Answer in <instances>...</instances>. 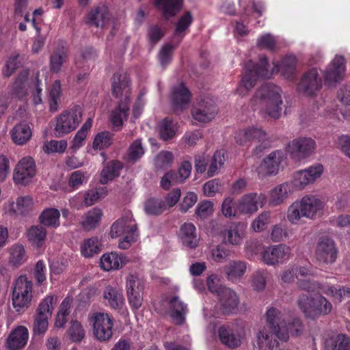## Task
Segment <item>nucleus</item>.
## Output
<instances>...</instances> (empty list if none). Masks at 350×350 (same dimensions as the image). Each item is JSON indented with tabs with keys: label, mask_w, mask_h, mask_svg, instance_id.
<instances>
[{
	"label": "nucleus",
	"mask_w": 350,
	"mask_h": 350,
	"mask_svg": "<svg viewBox=\"0 0 350 350\" xmlns=\"http://www.w3.org/2000/svg\"><path fill=\"white\" fill-rule=\"evenodd\" d=\"M323 208V203L318 197L306 195L288 207L287 219L293 224H298L301 217L313 219Z\"/></svg>",
	"instance_id": "1"
},
{
	"label": "nucleus",
	"mask_w": 350,
	"mask_h": 350,
	"mask_svg": "<svg viewBox=\"0 0 350 350\" xmlns=\"http://www.w3.org/2000/svg\"><path fill=\"white\" fill-rule=\"evenodd\" d=\"M281 89L273 83L262 85L255 93L254 100L258 99L265 105L266 113L273 119L281 116L282 100Z\"/></svg>",
	"instance_id": "2"
},
{
	"label": "nucleus",
	"mask_w": 350,
	"mask_h": 350,
	"mask_svg": "<svg viewBox=\"0 0 350 350\" xmlns=\"http://www.w3.org/2000/svg\"><path fill=\"white\" fill-rule=\"evenodd\" d=\"M110 235L111 238L125 235L118 244L119 247L122 250L129 248L131 243L137 241L139 232L131 213L126 214L112 224Z\"/></svg>",
	"instance_id": "3"
},
{
	"label": "nucleus",
	"mask_w": 350,
	"mask_h": 350,
	"mask_svg": "<svg viewBox=\"0 0 350 350\" xmlns=\"http://www.w3.org/2000/svg\"><path fill=\"white\" fill-rule=\"evenodd\" d=\"M234 138L236 142L240 146L246 145L247 142H258L259 144L253 150V154L257 157L260 156L265 150L269 148L272 142L265 131L254 126L239 131L236 133Z\"/></svg>",
	"instance_id": "4"
},
{
	"label": "nucleus",
	"mask_w": 350,
	"mask_h": 350,
	"mask_svg": "<svg viewBox=\"0 0 350 350\" xmlns=\"http://www.w3.org/2000/svg\"><path fill=\"white\" fill-rule=\"evenodd\" d=\"M82 115L83 111L79 105L64 111L56 118V124L53 130L55 136L60 137L75 130L81 122Z\"/></svg>",
	"instance_id": "5"
},
{
	"label": "nucleus",
	"mask_w": 350,
	"mask_h": 350,
	"mask_svg": "<svg viewBox=\"0 0 350 350\" xmlns=\"http://www.w3.org/2000/svg\"><path fill=\"white\" fill-rule=\"evenodd\" d=\"M271 73L269 70V63L266 56H261L257 64L251 59L245 66V72L241 79V84L247 90L252 89L259 78H269Z\"/></svg>",
	"instance_id": "6"
},
{
	"label": "nucleus",
	"mask_w": 350,
	"mask_h": 350,
	"mask_svg": "<svg viewBox=\"0 0 350 350\" xmlns=\"http://www.w3.org/2000/svg\"><path fill=\"white\" fill-rule=\"evenodd\" d=\"M218 337L221 342L230 349L241 346L245 336L244 329L238 323H228L219 327Z\"/></svg>",
	"instance_id": "7"
},
{
	"label": "nucleus",
	"mask_w": 350,
	"mask_h": 350,
	"mask_svg": "<svg viewBox=\"0 0 350 350\" xmlns=\"http://www.w3.org/2000/svg\"><path fill=\"white\" fill-rule=\"evenodd\" d=\"M53 296L49 295L38 305L33 325L34 334L40 335L46 331L49 318L51 317L53 310Z\"/></svg>",
	"instance_id": "8"
},
{
	"label": "nucleus",
	"mask_w": 350,
	"mask_h": 350,
	"mask_svg": "<svg viewBox=\"0 0 350 350\" xmlns=\"http://www.w3.org/2000/svg\"><path fill=\"white\" fill-rule=\"evenodd\" d=\"M266 320L265 327L271 329L278 339L284 342L288 340L285 314L282 311L274 307L270 308L266 312Z\"/></svg>",
	"instance_id": "9"
},
{
	"label": "nucleus",
	"mask_w": 350,
	"mask_h": 350,
	"mask_svg": "<svg viewBox=\"0 0 350 350\" xmlns=\"http://www.w3.org/2000/svg\"><path fill=\"white\" fill-rule=\"evenodd\" d=\"M322 87L321 77L316 68L304 72L297 84V91L306 96H314Z\"/></svg>",
	"instance_id": "10"
},
{
	"label": "nucleus",
	"mask_w": 350,
	"mask_h": 350,
	"mask_svg": "<svg viewBox=\"0 0 350 350\" xmlns=\"http://www.w3.org/2000/svg\"><path fill=\"white\" fill-rule=\"evenodd\" d=\"M93 324V332L100 341L108 340L112 336L113 319L108 314L98 312L91 318Z\"/></svg>",
	"instance_id": "11"
},
{
	"label": "nucleus",
	"mask_w": 350,
	"mask_h": 350,
	"mask_svg": "<svg viewBox=\"0 0 350 350\" xmlns=\"http://www.w3.org/2000/svg\"><path fill=\"white\" fill-rule=\"evenodd\" d=\"M316 148L315 141L310 137H299L288 142L286 151L293 157L304 159L312 154Z\"/></svg>",
	"instance_id": "12"
},
{
	"label": "nucleus",
	"mask_w": 350,
	"mask_h": 350,
	"mask_svg": "<svg viewBox=\"0 0 350 350\" xmlns=\"http://www.w3.org/2000/svg\"><path fill=\"white\" fill-rule=\"evenodd\" d=\"M215 103L209 97L201 98L192 109L193 118L200 122L211 121L217 113Z\"/></svg>",
	"instance_id": "13"
},
{
	"label": "nucleus",
	"mask_w": 350,
	"mask_h": 350,
	"mask_svg": "<svg viewBox=\"0 0 350 350\" xmlns=\"http://www.w3.org/2000/svg\"><path fill=\"white\" fill-rule=\"evenodd\" d=\"M36 164L30 157L23 158L16 165L14 172V180L16 184L26 185L35 176Z\"/></svg>",
	"instance_id": "14"
},
{
	"label": "nucleus",
	"mask_w": 350,
	"mask_h": 350,
	"mask_svg": "<svg viewBox=\"0 0 350 350\" xmlns=\"http://www.w3.org/2000/svg\"><path fill=\"white\" fill-rule=\"evenodd\" d=\"M346 71V60L342 55H336L324 71L325 82L329 85L340 82Z\"/></svg>",
	"instance_id": "15"
},
{
	"label": "nucleus",
	"mask_w": 350,
	"mask_h": 350,
	"mask_svg": "<svg viewBox=\"0 0 350 350\" xmlns=\"http://www.w3.org/2000/svg\"><path fill=\"white\" fill-rule=\"evenodd\" d=\"M291 249L284 244L268 247L262 254L263 262L269 265L282 263L290 258Z\"/></svg>",
	"instance_id": "16"
},
{
	"label": "nucleus",
	"mask_w": 350,
	"mask_h": 350,
	"mask_svg": "<svg viewBox=\"0 0 350 350\" xmlns=\"http://www.w3.org/2000/svg\"><path fill=\"white\" fill-rule=\"evenodd\" d=\"M338 250L334 241L326 237H321L316 247L318 260L325 263H333L337 258Z\"/></svg>",
	"instance_id": "17"
},
{
	"label": "nucleus",
	"mask_w": 350,
	"mask_h": 350,
	"mask_svg": "<svg viewBox=\"0 0 350 350\" xmlns=\"http://www.w3.org/2000/svg\"><path fill=\"white\" fill-rule=\"evenodd\" d=\"M267 202V197L263 193H250L244 195L239 201L238 209L243 213H253L258 207H262Z\"/></svg>",
	"instance_id": "18"
},
{
	"label": "nucleus",
	"mask_w": 350,
	"mask_h": 350,
	"mask_svg": "<svg viewBox=\"0 0 350 350\" xmlns=\"http://www.w3.org/2000/svg\"><path fill=\"white\" fill-rule=\"evenodd\" d=\"M217 296L219 309L223 314H232L237 310L239 298L234 291L224 287Z\"/></svg>",
	"instance_id": "19"
},
{
	"label": "nucleus",
	"mask_w": 350,
	"mask_h": 350,
	"mask_svg": "<svg viewBox=\"0 0 350 350\" xmlns=\"http://www.w3.org/2000/svg\"><path fill=\"white\" fill-rule=\"evenodd\" d=\"M323 172L321 164H315L309 167L297 172L294 176L295 185L300 187L313 183L319 178Z\"/></svg>",
	"instance_id": "20"
},
{
	"label": "nucleus",
	"mask_w": 350,
	"mask_h": 350,
	"mask_svg": "<svg viewBox=\"0 0 350 350\" xmlns=\"http://www.w3.org/2000/svg\"><path fill=\"white\" fill-rule=\"evenodd\" d=\"M130 110V100L128 96L122 99L118 106L111 111L110 122L116 131H119L123 125L124 120H126Z\"/></svg>",
	"instance_id": "21"
},
{
	"label": "nucleus",
	"mask_w": 350,
	"mask_h": 350,
	"mask_svg": "<svg viewBox=\"0 0 350 350\" xmlns=\"http://www.w3.org/2000/svg\"><path fill=\"white\" fill-rule=\"evenodd\" d=\"M28 338L27 329L24 326H18L9 334L6 340V347L9 350H19L26 345Z\"/></svg>",
	"instance_id": "22"
},
{
	"label": "nucleus",
	"mask_w": 350,
	"mask_h": 350,
	"mask_svg": "<svg viewBox=\"0 0 350 350\" xmlns=\"http://www.w3.org/2000/svg\"><path fill=\"white\" fill-rule=\"evenodd\" d=\"M284 158V154L282 150H274L263 159L260 169L267 175H275Z\"/></svg>",
	"instance_id": "23"
},
{
	"label": "nucleus",
	"mask_w": 350,
	"mask_h": 350,
	"mask_svg": "<svg viewBox=\"0 0 350 350\" xmlns=\"http://www.w3.org/2000/svg\"><path fill=\"white\" fill-rule=\"evenodd\" d=\"M170 317L176 325H182L185 321V317L188 312L186 304L180 299L178 296L172 297L169 301Z\"/></svg>",
	"instance_id": "24"
},
{
	"label": "nucleus",
	"mask_w": 350,
	"mask_h": 350,
	"mask_svg": "<svg viewBox=\"0 0 350 350\" xmlns=\"http://www.w3.org/2000/svg\"><path fill=\"white\" fill-rule=\"evenodd\" d=\"M123 167V163L118 160H111L104 163V166L100 173V183L102 185H106L119 177Z\"/></svg>",
	"instance_id": "25"
},
{
	"label": "nucleus",
	"mask_w": 350,
	"mask_h": 350,
	"mask_svg": "<svg viewBox=\"0 0 350 350\" xmlns=\"http://www.w3.org/2000/svg\"><path fill=\"white\" fill-rule=\"evenodd\" d=\"M191 92L183 83L174 85L172 92V101L175 109H183L190 102Z\"/></svg>",
	"instance_id": "26"
},
{
	"label": "nucleus",
	"mask_w": 350,
	"mask_h": 350,
	"mask_svg": "<svg viewBox=\"0 0 350 350\" xmlns=\"http://www.w3.org/2000/svg\"><path fill=\"white\" fill-rule=\"evenodd\" d=\"M109 20L108 8L103 4L92 9L87 16V23L96 27H104Z\"/></svg>",
	"instance_id": "27"
},
{
	"label": "nucleus",
	"mask_w": 350,
	"mask_h": 350,
	"mask_svg": "<svg viewBox=\"0 0 350 350\" xmlns=\"http://www.w3.org/2000/svg\"><path fill=\"white\" fill-rule=\"evenodd\" d=\"M275 334L267 327H263L257 334V346L259 350H277L279 342Z\"/></svg>",
	"instance_id": "28"
},
{
	"label": "nucleus",
	"mask_w": 350,
	"mask_h": 350,
	"mask_svg": "<svg viewBox=\"0 0 350 350\" xmlns=\"http://www.w3.org/2000/svg\"><path fill=\"white\" fill-rule=\"evenodd\" d=\"M179 237L183 244L190 249L196 248L199 242L196 226L192 223H185L181 226Z\"/></svg>",
	"instance_id": "29"
},
{
	"label": "nucleus",
	"mask_w": 350,
	"mask_h": 350,
	"mask_svg": "<svg viewBox=\"0 0 350 350\" xmlns=\"http://www.w3.org/2000/svg\"><path fill=\"white\" fill-rule=\"evenodd\" d=\"M129 79L125 73H115L113 77L112 94L118 98L124 96V98L128 96L130 100Z\"/></svg>",
	"instance_id": "30"
},
{
	"label": "nucleus",
	"mask_w": 350,
	"mask_h": 350,
	"mask_svg": "<svg viewBox=\"0 0 350 350\" xmlns=\"http://www.w3.org/2000/svg\"><path fill=\"white\" fill-rule=\"evenodd\" d=\"M10 134L15 144L23 146L31 139L32 132L28 124L21 122L14 126Z\"/></svg>",
	"instance_id": "31"
},
{
	"label": "nucleus",
	"mask_w": 350,
	"mask_h": 350,
	"mask_svg": "<svg viewBox=\"0 0 350 350\" xmlns=\"http://www.w3.org/2000/svg\"><path fill=\"white\" fill-rule=\"evenodd\" d=\"M246 269V262L242 260H231L224 267L227 280L232 282L237 281L241 278Z\"/></svg>",
	"instance_id": "32"
},
{
	"label": "nucleus",
	"mask_w": 350,
	"mask_h": 350,
	"mask_svg": "<svg viewBox=\"0 0 350 350\" xmlns=\"http://www.w3.org/2000/svg\"><path fill=\"white\" fill-rule=\"evenodd\" d=\"M183 1L184 0H155L154 5L162 8L163 17L168 20L182 10Z\"/></svg>",
	"instance_id": "33"
},
{
	"label": "nucleus",
	"mask_w": 350,
	"mask_h": 350,
	"mask_svg": "<svg viewBox=\"0 0 350 350\" xmlns=\"http://www.w3.org/2000/svg\"><path fill=\"white\" fill-rule=\"evenodd\" d=\"M332 310V304L320 294L314 295V301L310 318H315L321 315H326Z\"/></svg>",
	"instance_id": "34"
},
{
	"label": "nucleus",
	"mask_w": 350,
	"mask_h": 350,
	"mask_svg": "<svg viewBox=\"0 0 350 350\" xmlns=\"http://www.w3.org/2000/svg\"><path fill=\"white\" fill-rule=\"evenodd\" d=\"M291 192V186L287 183L280 184L275 187L270 193L269 204L278 206L284 202Z\"/></svg>",
	"instance_id": "35"
},
{
	"label": "nucleus",
	"mask_w": 350,
	"mask_h": 350,
	"mask_svg": "<svg viewBox=\"0 0 350 350\" xmlns=\"http://www.w3.org/2000/svg\"><path fill=\"white\" fill-rule=\"evenodd\" d=\"M46 231L42 226H33L27 230V239L29 242L37 248L43 245L45 242Z\"/></svg>",
	"instance_id": "36"
},
{
	"label": "nucleus",
	"mask_w": 350,
	"mask_h": 350,
	"mask_svg": "<svg viewBox=\"0 0 350 350\" xmlns=\"http://www.w3.org/2000/svg\"><path fill=\"white\" fill-rule=\"evenodd\" d=\"M104 298L108 300L109 306L114 309H120L124 304V298L121 291L108 286L104 291Z\"/></svg>",
	"instance_id": "37"
},
{
	"label": "nucleus",
	"mask_w": 350,
	"mask_h": 350,
	"mask_svg": "<svg viewBox=\"0 0 350 350\" xmlns=\"http://www.w3.org/2000/svg\"><path fill=\"white\" fill-rule=\"evenodd\" d=\"M66 59L67 54L64 49L63 47L56 49L50 56V70L53 73L59 72Z\"/></svg>",
	"instance_id": "38"
},
{
	"label": "nucleus",
	"mask_w": 350,
	"mask_h": 350,
	"mask_svg": "<svg viewBox=\"0 0 350 350\" xmlns=\"http://www.w3.org/2000/svg\"><path fill=\"white\" fill-rule=\"evenodd\" d=\"M60 213L56 208H46L39 217L40 222L45 226L56 228L59 225Z\"/></svg>",
	"instance_id": "39"
},
{
	"label": "nucleus",
	"mask_w": 350,
	"mask_h": 350,
	"mask_svg": "<svg viewBox=\"0 0 350 350\" xmlns=\"http://www.w3.org/2000/svg\"><path fill=\"white\" fill-rule=\"evenodd\" d=\"M122 258L113 252L103 254L100 263V267L105 271L118 269L122 267Z\"/></svg>",
	"instance_id": "40"
},
{
	"label": "nucleus",
	"mask_w": 350,
	"mask_h": 350,
	"mask_svg": "<svg viewBox=\"0 0 350 350\" xmlns=\"http://www.w3.org/2000/svg\"><path fill=\"white\" fill-rule=\"evenodd\" d=\"M144 210L146 215L159 216L166 210L163 200L156 198H149L144 204Z\"/></svg>",
	"instance_id": "41"
},
{
	"label": "nucleus",
	"mask_w": 350,
	"mask_h": 350,
	"mask_svg": "<svg viewBox=\"0 0 350 350\" xmlns=\"http://www.w3.org/2000/svg\"><path fill=\"white\" fill-rule=\"evenodd\" d=\"M100 246L97 237L87 239L81 245V254L86 258L92 257L100 252Z\"/></svg>",
	"instance_id": "42"
},
{
	"label": "nucleus",
	"mask_w": 350,
	"mask_h": 350,
	"mask_svg": "<svg viewBox=\"0 0 350 350\" xmlns=\"http://www.w3.org/2000/svg\"><path fill=\"white\" fill-rule=\"evenodd\" d=\"M103 215L102 211L94 208L87 213L81 222L83 228L86 230H91L98 225Z\"/></svg>",
	"instance_id": "43"
},
{
	"label": "nucleus",
	"mask_w": 350,
	"mask_h": 350,
	"mask_svg": "<svg viewBox=\"0 0 350 350\" xmlns=\"http://www.w3.org/2000/svg\"><path fill=\"white\" fill-rule=\"evenodd\" d=\"M32 283L25 276H20L16 281L12 293L31 299Z\"/></svg>",
	"instance_id": "44"
},
{
	"label": "nucleus",
	"mask_w": 350,
	"mask_h": 350,
	"mask_svg": "<svg viewBox=\"0 0 350 350\" xmlns=\"http://www.w3.org/2000/svg\"><path fill=\"white\" fill-rule=\"evenodd\" d=\"M27 260V255L24 247L21 244L12 246L10 248L9 261L14 267H18Z\"/></svg>",
	"instance_id": "45"
},
{
	"label": "nucleus",
	"mask_w": 350,
	"mask_h": 350,
	"mask_svg": "<svg viewBox=\"0 0 350 350\" xmlns=\"http://www.w3.org/2000/svg\"><path fill=\"white\" fill-rule=\"evenodd\" d=\"M297 60L295 57L289 55L284 57L280 64L279 70L287 79L292 78L296 70Z\"/></svg>",
	"instance_id": "46"
},
{
	"label": "nucleus",
	"mask_w": 350,
	"mask_h": 350,
	"mask_svg": "<svg viewBox=\"0 0 350 350\" xmlns=\"http://www.w3.org/2000/svg\"><path fill=\"white\" fill-rule=\"evenodd\" d=\"M323 293L333 297L338 301H341L345 299L350 297V288L341 286H338V287H336L327 285L323 288Z\"/></svg>",
	"instance_id": "47"
},
{
	"label": "nucleus",
	"mask_w": 350,
	"mask_h": 350,
	"mask_svg": "<svg viewBox=\"0 0 350 350\" xmlns=\"http://www.w3.org/2000/svg\"><path fill=\"white\" fill-rule=\"evenodd\" d=\"M159 136L163 141L172 139L176 135V127L172 120L164 118L159 126Z\"/></svg>",
	"instance_id": "48"
},
{
	"label": "nucleus",
	"mask_w": 350,
	"mask_h": 350,
	"mask_svg": "<svg viewBox=\"0 0 350 350\" xmlns=\"http://www.w3.org/2000/svg\"><path fill=\"white\" fill-rule=\"evenodd\" d=\"M240 225L232 224L224 231V239L230 244L239 245L242 241Z\"/></svg>",
	"instance_id": "49"
},
{
	"label": "nucleus",
	"mask_w": 350,
	"mask_h": 350,
	"mask_svg": "<svg viewBox=\"0 0 350 350\" xmlns=\"http://www.w3.org/2000/svg\"><path fill=\"white\" fill-rule=\"evenodd\" d=\"M192 21L193 16L191 13L190 12H186L178 21L174 36L180 37V38L182 39L185 35V31L190 26Z\"/></svg>",
	"instance_id": "50"
},
{
	"label": "nucleus",
	"mask_w": 350,
	"mask_h": 350,
	"mask_svg": "<svg viewBox=\"0 0 350 350\" xmlns=\"http://www.w3.org/2000/svg\"><path fill=\"white\" fill-rule=\"evenodd\" d=\"M92 126V119L88 118L85 122L82 125L81 129L77 131L75 134L72 144V148L74 150L79 149L81 146L83 142L86 138L88 131L90 129Z\"/></svg>",
	"instance_id": "51"
},
{
	"label": "nucleus",
	"mask_w": 350,
	"mask_h": 350,
	"mask_svg": "<svg viewBox=\"0 0 350 350\" xmlns=\"http://www.w3.org/2000/svg\"><path fill=\"white\" fill-rule=\"evenodd\" d=\"M314 296H310L305 293L300 294L297 299V304L300 310L306 317H311Z\"/></svg>",
	"instance_id": "52"
},
{
	"label": "nucleus",
	"mask_w": 350,
	"mask_h": 350,
	"mask_svg": "<svg viewBox=\"0 0 350 350\" xmlns=\"http://www.w3.org/2000/svg\"><path fill=\"white\" fill-rule=\"evenodd\" d=\"M113 134L109 131L98 133L93 142L94 149H104L110 146L113 142Z\"/></svg>",
	"instance_id": "53"
},
{
	"label": "nucleus",
	"mask_w": 350,
	"mask_h": 350,
	"mask_svg": "<svg viewBox=\"0 0 350 350\" xmlns=\"http://www.w3.org/2000/svg\"><path fill=\"white\" fill-rule=\"evenodd\" d=\"M297 286L299 289L307 292H317L321 291L323 293V288L327 285H323L317 281L310 279H298Z\"/></svg>",
	"instance_id": "54"
},
{
	"label": "nucleus",
	"mask_w": 350,
	"mask_h": 350,
	"mask_svg": "<svg viewBox=\"0 0 350 350\" xmlns=\"http://www.w3.org/2000/svg\"><path fill=\"white\" fill-rule=\"evenodd\" d=\"M62 94L61 84L59 80H56L52 85L49 92V107L50 111L55 112L58 109V100Z\"/></svg>",
	"instance_id": "55"
},
{
	"label": "nucleus",
	"mask_w": 350,
	"mask_h": 350,
	"mask_svg": "<svg viewBox=\"0 0 350 350\" xmlns=\"http://www.w3.org/2000/svg\"><path fill=\"white\" fill-rule=\"evenodd\" d=\"M144 280L137 275H129L126 280V293L144 292Z\"/></svg>",
	"instance_id": "56"
},
{
	"label": "nucleus",
	"mask_w": 350,
	"mask_h": 350,
	"mask_svg": "<svg viewBox=\"0 0 350 350\" xmlns=\"http://www.w3.org/2000/svg\"><path fill=\"white\" fill-rule=\"evenodd\" d=\"M106 195L107 190L104 188L89 190L85 194L84 203L88 206H92L103 198Z\"/></svg>",
	"instance_id": "57"
},
{
	"label": "nucleus",
	"mask_w": 350,
	"mask_h": 350,
	"mask_svg": "<svg viewBox=\"0 0 350 350\" xmlns=\"http://www.w3.org/2000/svg\"><path fill=\"white\" fill-rule=\"evenodd\" d=\"M28 73L27 72H21L16 77L12 88V92L16 97L22 98L25 96V82L27 79Z\"/></svg>",
	"instance_id": "58"
},
{
	"label": "nucleus",
	"mask_w": 350,
	"mask_h": 350,
	"mask_svg": "<svg viewBox=\"0 0 350 350\" xmlns=\"http://www.w3.org/2000/svg\"><path fill=\"white\" fill-rule=\"evenodd\" d=\"M68 334L73 342H79L85 336V332L81 324L77 321H72Z\"/></svg>",
	"instance_id": "59"
},
{
	"label": "nucleus",
	"mask_w": 350,
	"mask_h": 350,
	"mask_svg": "<svg viewBox=\"0 0 350 350\" xmlns=\"http://www.w3.org/2000/svg\"><path fill=\"white\" fill-rule=\"evenodd\" d=\"M304 329V325L299 318H293L286 324V330L288 332V336L291 334L292 336L298 337L303 334Z\"/></svg>",
	"instance_id": "60"
},
{
	"label": "nucleus",
	"mask_w": 350,
	"mask_h": 350,
	"mask_svg": "<svg viewBox=\"0 0 350 350\" xmlns=\"http://www.w3.org/2000/svg\"><path fill=\"white\" fill-rule=\"evenodd\" d=\"M144 154V150L142 145V140L137 139L135 140L129 147L128 151L129 160L135 162Z\"/></svg>",
	"instance_id": "61"
},
{
	"label": "nucleus",
	"mask_w": 350,
	"mask_h": 350,
	"mask_svg": "<svg viewBox=\"0 0 350 350\" xmlns=\"http://www.w3.org/2000/svg\"><path fill=\"white\" fill-rule=\"evenodd\" d=\"M267 271L264 270L256 271L252 277V285L257 291H263L266 286Z\"/></svg>",
	"instance_id": "62"
},
{
	"label": "nucleus",
	"mask_w": 350,
	"mask_h": 350,
	"mask_svg": "<svg viewBox=\"0 0 350 350\" xmlns=\"http://www.w3.org/2000/svg\"><path fill=\"white\" fill-rule=\"evenodd\" d=\"M68 144L64 139L60 141L51 140L44 145V150L47 153H63L66 150Z\"/></svg>",
	"instance_id": "63"
},
{
	"label": "nucleus",
	"mask_w": 350,
	"mask_h": 350,
	"mask_svg": "<svg viewBox=\"0 0 350 350\" xmlns=\"http://www.w3.org/2000/svg\"><path fill=\"white\" fill-rule=\"evenodd\" d=\"M332 350H350V338L345 334H338L333 340Z\"/></svg>",
	"instance_id": "64"
}]
</instances>
